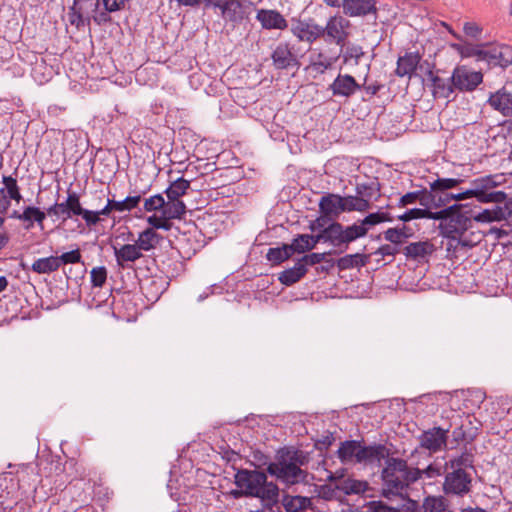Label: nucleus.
I'll return each instance as SVG.
<instances>
[{
  "mask_svg": "<svg viewBox=\"0 0 512 512\" xmlns=\"http://www.w3.org/2000/svg\"><path fill=\"white\" fill-rule=\"evenodd\" d=\"M449 429L435 426L424 430L418 437L419 446L431 453H437L448 447Z\"/></svg>",
  "mask_w": 512,
  "mask_h": 512,
  "instance_id": "obj_10",
  "label": "nucleus"
},
{
  "mask_svg": "<svg viewBox=\"0 0 512 512\" xmlns=\"http://www.w3.org/2000/svg\"><path fill=\"white\" fill-rule=\"evenodd\" d=\"M164 204H165V199H164L163 195L158 193V194H155L145 200L144 210L147 212L160 210V212H162Z\"/></svg>",
  "mask_w": 512,
  "mask_h": 512,
  "instance_id": "obj_55",
  "label": "nucleus"
},
{
  "mask_svg": "<svg viewBox=\"0 0 512 512\" xmlns=\"http://www.w3.org/2000/svg\"><path fill=\"white\" fill-rule=\"evenodd\" d=\"M341 6L344 14L350 17L366 16L377 11L375 0H343Z\"/></svg>",
  "mask_w": 512,
  "mask_h": 512,
  "instance_id": "obj_20",
  "label": "nucleus"
},
{
  "mask_svg": "<svg viewBox=\"0 0 512 512\" xmlns=\"http://www.w3.org/2000/svg\"><path fill=\"white\" fill-rule=\"evenodd\" d=\"M165 284L162 278L150 277L141 282L140 288L148 300L156 301L166 289Z\"/></svg>",
  "mask_w": 512,
  "mask_h": 512,
  "instance_id": "obj_28",
  "label": "nucleus"
},
{
  "mask_svg": "<svg viewBox=\"0 0 512 512\" xmlns=\"http://www.w3.org/2000/svg\"><path fill=\"white\" fill-rule=\"evenodd\" d=\"M452 47L463 58L476 57L478 61H485L486 47H488V44H452Z\"/></svg>",
  "mask_w": 512,
  "mask_h": 512,
  "instance_id": "obj_30",
  "label": "nucleus"
},
{
  "mask_svg": "<svg viewBox=\"0 0 512 512\" xmlns=\"http://www.w3.org/2000/svg\"><path fill=\"white\" fill-rule=\"evenodd\" d=\"M369 256L363 253L347 254L336 261L339 270H348L363 267L367 264Z\"/></svg>",
  "mask_w": 512,
  "mask_h": 512,
  "instance_id": "obj_39",
  "label": "nucleus"
},
{
  "mask_svg": "<svg viewBox=\"0 0 512 512\" xmlns=\"http://www.w3.org/2000/svg\"><path fill=\"white\" fill-rule=\"evenodd\" d=\"M355 190L358 196L363 197L364 199H368L370 202V199L379 192L380 184L377 181L358 183Z\"/></svg>",
  "mask_w": 512,
  "mask_h": 512,
  "instance_id": "obj_50",
  "label": "nucleus"
},
{
  "mask_svg": "<svg viewBox=\"0 0 512 512\" xmlns=\"http://www.w3.org/2000/svg\"><path fill=\"white\" fill-rule=\"evenodd\" d=\"M457 206H445L442 210L433 212L431 211L432 208H435L433 205H428L427 207H424V219H432V220H439V230L440 235H442L444 228L448 221L449 214L453 213Z\"/></svg>",
  "mask_w": 512,
  "mask_h": 512,
  "instance_id": "obj_40",
  "label": "nucleus"
},
{
  "mask_svg": "<svg viewBox=\"0 0 512 512\" xmlns=\"http://www.w3.org/2000/svg\"><path fill=\"white\" fill-rule=\"evenodd\" d=\"M83 9V5L74 2L68 8V21L71 26L76 27L78 30L85 26H89L91 23V17L89 15L85 16Z\"/></svg>",
  "mask_w": 512,
  "mask_h": 512,
  "instance_id": "obj_34",
  "label": "nucleus"
},
{
  "mask_svg": "<svg viewBox=\"0 0 512 512\" xmlns=\"http://www.w3.org/2000/svg\"><path fill=\"white\" fill-rule=\"evenodd\" d=\"M318 496L326 501L340 500L341 494L339 493L338 484L332 486L330 484H323L319 486Z\"/></svg>",
  "mask_w": 512,
  "mask_h": 512,
  "instance_id": "obj_53",
  "label": "nucleus"
},
{
  "mask_svg": "<svg viewBox=\"0 0 512 512\" xmlns=\"http://www.w3.org/2000/svg\"><path fill=\"white\" fill-rule=\"evenodd\" d=\"M445 475L442 491L445 496L463 498L472 491L473 478L467 469H474V454L467 447L458 454L451 455L444 463Z\"/></svg>",
  "mask_w": 512,
  "mask_h": 512,
  "instance_id": "obj_2",
  "label": "nucleus"
},
{
  "mask_svg": "<svg viewBox=\"0 0 512 512\" xmlns=\"http://www.w3.org/2000/svg\"><path fill=\"white\" fill-rule=\"evenodd\" d=\"M141 201V195L127 196L123 200L107 199L102 208V215L109 216L112 211L125 212L135 209Z\"/></svg>",
  "mask_w": 512,
  "mask_h": 512,
  "instance_id": "obj_24",
  "label": "nucleus"
},
{
  "mask_svg": "<svg viewBox=\"0 0 512 512\" xmlns=\"http://www.w3.org/2000/svg\"><path fill=\"white\" fill-rule=\"evenodd\" d=\"M421 61L422 55L418 51L405 52L404 55L398 57L394 73L398 77L412 79L417 76L418 69L423 70Z\"/></svg>",
  "mask_w": 512,
  "mask_h": 512,
  "instance_id": "obj_15",
  "label": "nucleus"
},
{
  "mask_svg": "<svg viewBox=\"0 0 512 512\" xmlns=\"http://www.w3.org/2000/svg\"><path fill=\"white\" fill-rule=\"evenodd\" d=\"M340 58V55L327 57L324 53L319 52L315 58H311L310 67L318 74H323L329 70L332 65Z\"/></svg>",
  "mask_w": 512,
  "mask_h": 512,
  "instance_id": "obj_44",
  "label": "nucleus"
},
{
  "mask_svg": "<svg viewBox=\"0 0 512 512\" xmlns=\"http://www.w3.org/2000/svg\"><path fill=\"white\" fill-rule=\"evenodd\" d=\"M307 271V267L302 263V261L298 260L293 267L282 271L279 274L278 280L285 286H291L304 277Z\"/></svg>",
  "mask_w": 512,
  "mask_h": 512,
  "instance_id": "obj_29",
  "label": "nucleus"
},
{
  "mask_svg": "<svg viewBox=\"0 0 512 512\" xmlns=\"http://www.w3.org/2000/svg\"><path fill=\"white\" fill-rule=\"evenodd\" d=\"M59 268L60 265L57 256L38 258L31 266L32 271L38 274H50L57 271Z\"/></svg>",
  "mask_w": 512,
  "mask_h": 512,
  "instance_id": "obj_41",
  "label": "nucleus"
},
{
  "mask_svg": "<svg viewBox=\"0 0 512 512\" xmlns=\"http://www.w3.org/2000/svg\"><path fill=\"white\" fill-rule=\"evenodd\" d=\"M307 461L302 450L294 446H283L276 450L275 460L268 464L267 473L287 487L306 483L309 473L301 466Z\"/></svg>",
  "mask_w": 512,
  "mask_h": 512,
  "instance_id": "obj_1",
  "label": "nucleus"
},
{
  "mask_svg": "<svg viewBox=\"0 0 512 512\" xmlns=\"http://www.w3.org/2000/svg\"><path fill=\"white\" fill-rule=\"evenodd\" d=\"M475 438V435L467 434L464 430L463 425L456 426L451 432V441L448 449H455L461 442L471 443Z\"/></svg>",
  "mask_w": 512,
  "mask_h": 512,
  "instance_id": "obj_49",
  "label": "nucleus"
},
{
  "mask_svg": "<svg viewBox=\"0 0 512 512\" xmlns=\"http://www.w3.org/2000/svg\"><path fill=\"white\" fill-rule=\"evenodd\" d=\"M79 216H81L88 228H92L100 223L102 215V209L100 210H89L81 206Z\"/></svg>",
  "mask_w": 512,
  "mask_h": 512,
  "instance_id": "obj_52",
  "label": "nucleus"
},
{
  "mask_svg": "<svg viewBox=\"0 0 512 512\" xmlns=\"http://www.w3.org/2000/svg\"><path fill=\"white\" fill-rule=\"evenodd\" d=\"M186 212V205L182 200H168L162 209V214L171 219H180Z\"/></svg>",
  "mask_w": 512,
  "mask_h": 512,
  "instance_id": "obj_46",
  "label": "nucleus"
},
{
  "mask_svg": "<svg viewBox=\"0 0 512 512\" xmlns=\"http://www.w3.org/2000/svg\"><path fill=\"white\" fill-rule=\"evenodd\" d=\"M411 236L412 233L410 232V229H407L405 225H402L401 227L388 228L383 232V238L386 241L398 244L402 247H404L403 244Z\"/></svg>",
  "mask_w": 512,
  "mask_h": 512,
  "instance_id": "obj_43",
  "label": "nucleus"
},
{
  "mask_svg": "<svg viewBox=\"0 0 512 512\" xmlns=\"http://www.w3.org/2000/svg\"><path fill=\"white\" fill-rule=\"evenodd\" d=\"M342 196L338 194H327L319 201V209L324 215H339L341 213Z\"/></svg>",
  "mask_w": 512,
  "mask_h": 512,
  "instance_id": "obj_36",
  "label": "nucleus"
},
{
  "mask_svg": "<svg viewBox=\"0 0 512 512\" xmlns=\"http://www.w3.org/2000/svg\"><path fill=\"white\" fill-rule=\"evenodd\" d=\"M94 15L91 17V20H93L97 25H106L112 21V18L110 16V13H113L114 11H109L104 7L102 11H93Z\"/></svg>",
  "mask_w": 512,
  "mask_h": 512,
  "instance_id": "obj_64",
  "label": "nucleus"
},
{
  "mask_svg": "<svg viewBox=\"0 0 512 512\" xmlns=\"http://www.w3.org/2000/svg\"><path fill=\"white\" fill-rule=\"evenodd\" d=\"M455 90L470 92L475 90L483 81L481 72L473 71L466 66H457L450 76Z\"/></svg>",
  "mask_w": 512,
  "mask_h": 512,
  "instance_id": "obj_11",
  "label": "nucleus"
},
{
  "mask_svg": "<svg viewBox=\"0 0 512 512\" xmlns=\"http://www.w3.org/2000/svg\"><path fill=\"white\" fill-rule=\"evenodd\" d=\"M359 452L358 464L364 466L380 467L384 458L390 455V449L385 444L374 442L370 445H366L364 440H362V446Z\"/></svg>",
  "mask_w": 512,
  "mask_h": 512,
  "instance_id": "obj_14",
  "label": "nucleus"
},
{
  "mask_svg": "<svg viewBox=\"0 0 512 512\" xmlns=\"http://www.w3.org/2000/svg\"><path fill=\"white\" fill-rule=\"evenodd\" d=\"M435 251V246L430 241L412 242L404 246L403 254L407 259L417 262L426 260Z\"/></svg>",
  "mask_w": 512,
  "mask_h": 512,
  "instance_id": "obj_22",
  "label": "nucleus"
},
{
  "mask_svg": "<svg viewBox=\"0 0 512 512\" xmlns=\"http://www.w3.org/2000/svg\"><path fill=\"white\" fill-rule=\"evenodd\" d=\"M262 504L261 510L264 512H274L273 507L278 505L280 502V489L279 487L276 489V492H274L273 496L270 500H265L264 497H261L259 499Z\"/></svg>",
  "mask_w": 512,
  "mask_h": 512,
  "instance_id": "obj_62",
  "label": "nucleus"
},
{
  "mask_svg": "<svg viewBox=\"0 0 512 512\" xmlns=\"http://www.w3.org/2000/svg\"><path fill=\"white\" fill-rule=\"evenodd\" d=\"M422 478L434 479L445 475V467L440 463L433 462L429 464L425 469H421Z\"/></svg>",
  "mask_w": 512,
  "mask_h": 512,
  "instance_id": "obj_57",
  "label": "nucleus"
},
{
  "mask_svg": "<svg viewBox=\"0 0 512 512\" xmlns=\"http://www.w3.org/2000/svg\"><path fill=\"white\" fill-rule=\"evenodd\" d=\"M503 181L504 175L502 173L489 174L471 180L470 191L472 192V198H475L479 203L501 204L507 198V194L504 191L495 189Z\"/></svg>",
  "mask_w": 512,
  "mask_h": 512,
  "instance_id": "obj_5",
  "label": "nucleus"
},
{
  "mask_svg": "<svg viewBox=\"0 0 512 512\" xmlns=\"http://www.w3.org/2000/svg\"><path fill=\"white\" fill-rule=\"evenodd\" d=\"M221 14L226 20L233 23H241L245 18V11L239 0H226Z\"/></svg>",
  "mask_w": 512,
  "mask_h": 512,
  "instance_id": "obj_31",
  "label": "nucleus"
},
{
  "mask_svg": "<svg viewBox=\"0 0 512 512\" xmlns=\"http://www.w3.org/2000/svg\"><path fill=\"white\" fill-rule=\"evenodd\" d=\"M267 471H260L257 469H239L235 473L234 483L239 488L234 492L237 497H251L258 498L264 497L265 500H270L278 485L273 481H268Z\"/></svg>",
  "mask_w": 512,
  "mask_h": 512,
  "instance_id": "obj_3",
  "label": "nucleus"
},
{
  "mask_svg": "<svg viewBox=\"0 0 512 512\" xmlns=\"http://www.w3.org/2000/svg\"><path fill=\"white\" fill-rule=\"evenodd\" d=\"M114 256L116 259V263L119 267L123 269H129L131 266L129 263H133L143 257L142 252L136 246V244H124L119 248L113 246Z\"/></svg>",
  "mask_w": 512,
  "mask_h": 512,
  "instance_id": "obj_21",
  "label": "nucleus"
},
{
  "mask_svg": "<svg viewBox=\"0 0 512 512\" xmlns=\"http://www.w3.org/2000/svg\"><path fill=\"white\" fill-rule=\"evenodd\" d=\"M335 441L333 433L327 431L326 434L322 435L315 441V449L322 451L327 450Z\"/></svg>",
  "mask_w": 512,
  "mask_h": 512,
  "instance_id": "obj_63",
  "label": "nucleus"
},
{
  "mask_svg": "<svg viewBox=\"0 0 512 512\" xmlns=\"http://www.w3.org/2000/svg\"><path fill=\"white\" fill-rule=\"evenodd\" d=\"M453 206L457 207L453 213L449 214L442 236L467 246L466 241H461V237L472 227V207L469 204H453Z\"/></svg>",
  "mask_w": 512,
  "mask_h": 512,
  "instance_id": "obj_6",
  "label": "nucleus"
},
{
  "mask_svg": "<svg viewBox=\"0 0 512 512\" xmlns=\"http://www.w3.org/2000/svg\"><path fill=\"white\" fill-rule=\"evenodd\" d=\"M272 65L275 70L298 71L301 62L295 46L289 42H279L271 51Z\"/></svg>",
  "mask_w": 512,
  "mask_h": 512,
  "instance_id": "obj_8",
  "label": "nucleus"
},
{
  "mask_svg": "<svg viewBox=\"0 0 512 512\" xmlns=\"http://www.w3.org/2000/svg\"><path fill=\"white\" fill-rule=\"evenodd\" d=\"M422 478L421 469L417 467H409L406 462V469L400 474V482L403 485V493L407 495V488Z\"/></svg>",
  "mask_w": 512,
  "mask_h": 512,
  "instance_id": "obj_47",
  "label": "nucleus"
},
{
  "mask_svg": "<svg viewBox=\"0 0 512 512\" xmlns=\"http://www.w3.org/2000/svg\"><path fill=\"white\" fill-rule=\"evenodd\" d=\"M464 180L461 178H442L437 176L436 179L429 181V189L427 188V196L430 205L435 208H442L447 206V197H449L451 190L460 185Z\"/></svg>",
  "mask_w": 512,
  "mask_h": 512,
  "instance_id": "obj_9",
  "label": "nucleus"
},
{
  "mask_svg": "<svg viewBox=\"0 0 512 512\" xmlns=\"http://www.w3.org/2000/svg\"><path fill=\"white\" fill-rule=\"evenodd\" d=\"M290 254H303L309 251L308 234H297L288 244Z\"/></svg>",
  "mask_w": 512,
  "mask_h": 512,
  "instance_id": "obj_51",
  "label": "nucleus"
},
{
  "mask_svg": "<svg viewBox=\"0 0 512 512\" xmlns=\"http://www.w3.org/2000/svg\"><path fill=\"white\" fill-rule=\"evenodd\" d=\"M393 217L390 213L384 211H377L374 213H369L362 220L359 226L368 227V229L372 226L383 222H392Z\"/></svg>",
  "mask_w": 512,
  "mask_h": 512,
  "instance_id": "obj_48",
  "label": "nucleus"
},
{
  "mask_svg": "<svg viewBox=\"0 0 512 512\" xmlns=\"http://www.w3.org/2000/svg\"><path fill=\"white\" fill-rule=\"evenodd\" d=\"M385 467L381 471L383 481L382 495L385 498L391 496H403V485L400 482V473L406 469V460L402 458L390 457L384 458Z\"/></svg>",
  "mask_w": 512,
  "mask_h": 512,
  "instance_id": "obj_7",
  "label": "nucleus"
},
{
  "mask_svg": "<svg viewBox=\"0 0 512 512\" xmlns=\"http://www.w3.org/2000/svg\"><path fill=\"white\" fill-rule=\"evenodd\" d=\"M107 280V269L105 266L94 267L90 272V281L93 287H102Z\"/></svg>",
  "mask_w": 512,
  "mask_h": 512,
  "instance_id": "obj_54",
  "label": "nucleus"
},
{
  "mask_svg": "<svg viewBox=\"0 0 512 512\" xmlns=\"http://www.w3.org/2000/svg\"><path fill=\"white\" fill-rule=\"evenodd\" d=\"M403 248L402 246L398 245V244H394V243H388V244H383L381 245L375 252L374 254L376 255H381L382 257H386V256H391V257H394L396 254L398 253H403Z\"/></svg>",
  "mask_w": 512,
  "mask_h": 512,
  "instance_id": "obj_59",
  "label": "nucleus"
},
{
  "mask_svg": "<svg viewBox=\"0 0 512 512\" xmlns=\"http://www.w3.org/2000/svg\"><path fill=\"white\" fill-rule=\"evenodd\" d=\"M362 86L350 74L339 73L329 85V90L336 97L350 98L360 91Z\"/></svg>",
  "mask_w": 512,
  "mask_h": 512,
  "instance_id": "obj_16",
  "label": "nucleus"
},
{
  "mask_svg": "<svg viewBox=\"0 0 512 512\" xmlns=\"http://www.w3.org/2000/svg\"><path fill=\"white\" fill-rule=\"evenodd\" d=\"M190 181L183 177H179L170 182L169 186L164 190L168 200H180V198L187 194L190 189Z\"/></svg>",
  "mask_w": 512,
  "mask_h": 512,
  "instance_id": "obj_35",
  "label": "nucleus"
},
{
  "mask_svg": "<svg viewBox=\"0 0 512 512\" xmlns=\"http://www.w3.org/2000/svg\"><path fill=\"white\" fill-rule=\"evenodd\" d=\"M81 209L80 196L75 191H68L65 201L59 203V212L62 222L79 216Z\"/></svg>",
  "mask_w": 512,
  "mask_h": 512,
  "instance_id": "obj_23",
  "label": "nucleus"
},
{
  "mask_svg": "<svg viewBox=\"0 0 512 512\" xmlns=\"http://www.w3.org/2000/svg\"><path fill=\"white\" fill-rule=\"evenodd\" d=\"M327 255H332V251L324 252V253H310L307 255H304L302 258L299 259V261H302V263L307 267L308 265L313 266L316 264L321 263L325 260V257Z\"/></svg>",
  "mask_w": 512,
  "mask_h": 512,
  "instance_id": "obj_61",
  "label": "nucleus"
},
{
  "mask_svg": "<svg viewBox=\"0 0 512 512\" xmlns=\"http://www.w3.org/2000/svg\"><path fill=\"white\" fill-rule=\"evenodd\" d=\"M487 103L504 117H512V91L507 87L504 86L490 93Z\"/></svg>",
  "mask_w": 512,
  "mask_h": 512,
  "instance_id": "obj_18",
  "label": "nucleus"
},
{
  "mask_svg": "<svg viewBox=\"0 0 512 512\" xmlns=\"http://www.w3.org/2000/svg\"><path fill=\"white\" fill-rule=\"evenodd\" d=\"M397 219L406 223L416 219H424V207L407 209L403 214L398 215Z\"/></svg>",
  "mask_w": 512,
  "mask_h": 512,
  "instance_id": "obj_60",
  "label": "nucleus"
},
{
  "mask_svg": "<svg viewBox=\"0 0 512 512\" xmlns=\"http://www.w3.org/2000/svg\"><path fill=\"white\" fill-rule=\"evenodd\" d=\"M369 484L364 480L346 478L338 483L339 493L342 495H359L368 490Z\"/></svg>",
  "mask_w": 512,
  "mask_h": 512,
  "instance_id": "obj_33",
  "label": "nucleus"
},
{
  "mask_svg": "<svg viewBox=\"0 0 512 512\" xmlns=\"http://www.w3.org/2000/svg\"><path fill=\"white\" fill-rule=\"evenodd\" d=\"M349 21L341 16H332L327 20L325 26H321L322 36L326 43H335L341 48L348 37L346 28Z\"/></svg>",
  "mask_w": 512,
  "mask_h": 512,
  "instance_id": "obj_12",
  "label": "nucleus"
},
{
  "mask_svg": "<svg viewBox=\"0 0 512 512\" xmlns=\"http://www.w3.org/2000/svg\"><path fill=\"white\" fill-rule=\"evenodd\" d=\"M423 512H445L449 508L448 496L444 495H429L423 500Z\"/></svg>",
  "mask_w": 512,
  "mask_h": 512,
  "instance_id": "obj_37",
  "label": "nucleus"
},
{
  "mask_svg": "<svg viewBox=\"0 0 512 512\" xmlns=\"http://www.w3.org/2000/svg\"><path fill=\"white\" fill-rule=\"evenodd\" d=\"M291 257L288 244L285 243L281 246L269 248L266 253V259L273 265H280Z\"/></svg>",
  "mask_w": 512,
  "mask_h": 512,
  "instance_id": "obj_45",
  "label": "nucleus"
},
{
  "mask_svg": "<svg viewBox=\"0 0 512 512\" xmlns=\"http://www.w3.org/2000/svg\"><path fill=\"white\" fill-rule=\"evenodd\" d=\"M367 512H401V506H389L381 500L370 501L367 504Z\"/></svg>",
  "mask_w": 512,
  "mask_h": 512,
  "instance_id": "obj_58",
  "label": "nucleus"
},
{
  "mask_svg": "<svg viewBox=\"0 0 512 512\" xmlns=\"http://www.w3.org/2000/svg\"><path fill=\"white\" fill-rule=\"evenodd\" d=\"M162 236L159 235L154 229L146 228L138 234V238L135 241L136 246L140 251H150L156 247Z\"/></svg>",
  "mask_w": 512,
  "mask_h": 512,
  "instance_id": "obj_32",
  "label": "nucleus"
},
{
  "mask_svg": "<svg viewBox=\"0 0 512 512\" xmlns=\"http://www.w3.org/2000/svg\"><path fill=\"white\" fill-rule=\"evenodd\" d=\"M321 31L313 18L292 19L291 32L299 41L311 44L322 36Z\"/></svg>",
  "mask_w": 512,
  "mask_h": 512,
  "instance_id": "obj_13",
  "label": "nucleus"
},
{
  "mask_svg": "<svg viewBox=\"0 0 512 512\" xmlns=\"http://www.w3.org/2000/svg\"><path fill=\"white\" fill-rule=\"evenodd\" d=\"M485 62L490 67L507 68L512 64V46L500 44L486 49Z\"/></svg>",
  "mask_w": 512,
  "mask_h": 512,
  "instance_id": "obj_17",
  "label": "nucleus"
},
{
  "mask_svg": "<svg viewBox=\"0 0 512 512\" xmlns=\"http://www.w3.org/2000/svg\"><path fill=\"white\" fill-rule=\"evenodd\" d=\"M60 267L66 264L80 263L82 255L79 248L65 252L60 256H57Z\"/></svg>",
  "mask_w": 512,
  "mask_h": 512,
  "instance_id": "obj_56",
  "label": "nucleus"
},
{
  "mask_svg": "<svg viewBox=\"0 0 512 512\" xmlns=\"http://www.w3.org/2000/svg\"><path fill=\"white\" fill-rule=\"evenodd\" d=\"M416 186L419 187L420 189L416 191L407 192L406 194L402 195L399 198L396 207L404 208L409 205H413L416 202H419L421 207H427L428 205H430V201L427 196V188L421 185Z\"/></svg>",
  "mask_w": 512,
  "mask_h": 512,
  "instance_id": "obj_27",
  "label": "nucleus"
},
{
  "mask_svg": "<svg viewBox=\"0 0 512 512\" xmlns=\"http://www.w3.org/2000/svg\"><path fill=\"white\" fill-rule=\"evenodd\" d=\"M362 446V440H345L340 443L338 450L336 451L337 457L341 463H359V451Z\"/></svg>",
  "mask_w": 512,
  "mask_h": 512,
  "instance_id": "obj_25",
  "label": "nucleus"
},
{
  "mask_svg": "<svg viewBox=\"0 0 512 512\" xmlns=\"http://www.w3.org/2000/svg\"><path fill=\"white\" fill-rule=\"evenodd\" d=\"M256 19L261 23L262 28L266 30H285L288 27L287 20L277 10L260 9L257 11Z\"/></svg>",
  "mask_w": 512,
  "mask_h": 512,
  "instance_id": "obj_19",
  "label": "nucleus"
},
{
  "mask_svg": "<svg viewBox=\"0 0 512 512\" xmlns=\"http://www.w3.org/2000/svg\"><path fill=\"white\" fill-rule=\"evenodd\" d=\"M370 208V202L368 199H364L363 197L358 196L357 194L355 196H345L342 197L341 201V212H352V211H359L363 212Z\"/></svg>",
  "mask_w": 512,
  "mask_h": 512,
  "instance_id": "obj_38",
  "label": "nucleus"
},
{
  "mask_svg": "<svg viewBox=\"0 0 512 512\" xmlns=\"http://www.w3.org/2000/svg\"><path fill=\"white\" fill-rule=\"evenodd\" d=\"M367 233L368 227L358 226L356 223L344 226L337 221H333L325 229L326 243L334 248L331 250L332 255H337L344 253L349 248L350 243L366 236Z\"/></svg>",
  "mask_w": 512,
  "mask_h": 512,
  "instance_id": "obj_4",
  "label": "nucleus"
},
{
  "mask_svg": "<svg viewBox=\"0 0 512 512\" xmlns=\"http://www.w3.org/2000/svg\"><path fill=\"white\" fill-rule=\"evenodd\" d=\"M427 77L431 81L432 94L435 98L447 99L454 93L455 88L450 77L448 79L441 78L431 72V69L427 71Z\"/></svg>",
  "mask_w": 512,
  "mask_h": 512,
  "instance_id": "obj_26",
  "label": "nucleus"
},
{
  "mask_svg": "<svg viewBox=\"0 0 512 512\" xmlns=\"http://www.w3.org/2000/svg\"><path fill=\"white\" fill-rule=\"evenodd\" d=\"M340 57H342L343 64L347 65L353 61V64L357 66L360 62V59L364 56V51L362 46L349 43L348 45L344 44V47H340Z\"/></svg>",
  "mask_w": 512,
  "mask_h": 512,
  "instance_id": "obj_42",
  "label": "nucleus"
}]
</instances>
